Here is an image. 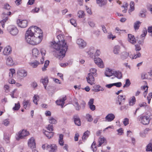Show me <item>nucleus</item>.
I'll return each instance as SVG.
<instances>
[{"instance_id":"nucleus-1","label":"nucleus","mask_w":152,"mask_h":152,"mask_svg":"<svg viewBox=\"0 0 152 152\" xmlns=\"http://www.w3.org/2000/svg\"><path fill=\"white\" fill-rule=\"evenodd\" d=\"M61 36L58 35L57 37L58 41H55L51 43L52 47L55 50L53 51L55 53L54 55L60 60L65 56L68 47L66 42L62 39Z\"/></svg>"},{"instance_id":"nucleus-2","label":"nucleus","mask_w":152,"mask_h":152,"mask_svg":"<svg viewBox=\"0 0 152 152\" xmlns=\"http://www.w3.org/2000/svg\"><path fill=\"white\" fill-rule=\"evenodd\" d=\"M41 39L36 38L34 36L32 33H31L29 30H27L25 34V40L26 42L31 45H36L41 42Z\"/></svg>"},{"instance_id":"nucleus-3","label":"nucleus","mask_w":152,"mask_h":152,"mask_svg":"<svg viewBox=\"0 0 152 152\" xmlns=\"http://www.w3.org/2000/svg\"><path fill=\"white\" fill-rule=\"evenodd\" d=\"M31 33H32L36 38L41 39V41L42 39L43 32L42 30L38 27L36 26H32L28 29Z\"/></svg>"},{"instance_id":"nucleus-4","label":"nucleus","mask_w":152,"mask_h":152,"mask_svg":"<svg viewBox=\"0 0 152 152\" xmlns=\"http://www.w3.org/2000/svg\"><path fill=\"white\" fill-rule=\"evenodd\" d=\"M29 132L26 130H23L22 131H20L16 135L15 138L17 140L20 139H22L24 137L28 135Z\"/></svg>"},{"instance_id":"nucleus-5","label":"nucleus","mask_w":152,"mask_h":152,"mask_svg":"<svg viewBox=\"0 0 152 152\" xmlns=\"http://www.w3.org/2000/svg\"><path fill=\"white\" fill-rule=\"evenodd\" d=\"M28 21L26 20L18 19L17 21L18 26L21 28H25L27 27Z\"/></svg>"},{"instance_id":"nucleus-6","label":"nucleus","mask_w":152,"mask_h":152,"mask_svg":"<svg viewBox=\"0 0 152 152\" xmlns=\"http://www.w3.org/2000/svg\"><path fill=\"white\" fill-rule=\"evenodd\" d=\"M7 30L13 36L17 35L18 33L17 28L14 26H10L7 27Z\"/></svg>"},{"instance_id":"nucleus-7","label":"nucleus","mask_w":152,"mask_h":152,"mask_svg":"<svg viewBox=\"0 0 152 152\" xmlns=\"http://www.w3.org/2000/svg\"><path fill=\"white\" fill-rule=\"evenodd\" d=\"M126 98L125 96L119 95L118 96L117 99L116 100V104L118 105L123 104L125 102Z\"/></svg>"},{"instance_id":"nucleus-8","label":"nucleus","mask_w":152,"mask_h":152,"mask_svg":"<svg viewBox=\"0 0 152 152\" xmlns=\"http://www.w3.org/2000/svg\"><path fill=\"white\" fill-rule=\"evenodd\" d=\"M150 120L149 117L146 116H140L139 119V121L140 122L144 125L148 124Z\"/></svg>"},{"instance_id":"nucleus-9","label":"nucleus","mask_w":152,"mask_h":152,"mask_svg":"<svg viewBox=\"0 0 152 152\" xmlns=\"http://www.w3.org/2000/svg\"><path fill=\"white\" fill-rule=\"evenodd\" d=\"M94 76L92 75V74L88 73L86 77L87 82L91 85L95 84Z\"/></svg>"},{"instance_id":"nucleus-10","label":"nucleus","mask_w":152,"mask_h":152,"mask_svg":"<svg viewBox=\"0 0 152 152\" xmlns=\"http://www.w3.org/2000/svg\"><path fill=\"white\" fill-rule=\"evenodd\" d=\"M28 146L32 149L36 148V143L34 137H31L28 140Z\"/></svg>"},{"instance_id":"nucleus-11","label":"nucleus","mask_w":152,"mask_h":152,"mask_svg":"<svg viewBox=\"0 0 152 152\" xmlns=\"http://www.w3.org/2000/svg\"><path fill=\"white\" fill-rule=\"evenodd\" d=\"M11 14V12H4L2 13V15L4 16L5 18L2 20L0 22V23L1 24L2 27L4 28V24L8 19L7 17L8 15H10Z\"/></svg>"},{"instance_id":"nucleus-12","label":"nucleus","mask_w":152,"mask_h":152,"mask_svg":"<svg viewBox=\"0 0 152 152\" xmlns=\"http://www.w3.org/2000/svg\"><path fill=\"white\" fill-rule=\"evenodd\" d=\"M77 43L79 47L82 48H84L86 45V42L82 39H77Z\"/></svg>"},{"instance_id":"nucleus-13","label":"nucleus","mask_w":152,"mask_h":152,"mask_svg":"<svg viewBox=\"0 0 152 152\" xmlns=\"http://www.w3.org/2000/svg\"><path fill=\"white\" fill-rule=\"evenodd\" d=\"M95 63L100 68H103L104 66L103 62L102 60L99 58H94Z\"/></svg>"},{"instance_id":"nucleus-14","label":"nucleus","mask_w":152,"mask_h":152,"mask_svg":"<svg viewBox=\"0 0 152 152\" xmlns=\"http://www.w3.org/2000/svg\"><path fill=\"white\" fill-rule=\"evenodd\" d=\"M47 150L50 152H55L57 150V147L54 144L47 145Z\"/></svg>"},{"instance_id":"nucleus-15","label":"nucleus","mask_w":152,"mask_h":152,"mask_svg":"<svg viewBox=\"0 0 152 152\" xmlns=\"http://www.w3.org/2000/svg\"><path fill=\"white\" fill-rule=\"evenodd\" d=\"M66 99V96L56 100V103L58 105H61V107H63L64 104V101Z\"/></svg>"},{"instance_id":"nucleus-16","label":"nucleus","mask_w":152,"mask_h":152,"mask_svg":"<svg viewBox=\"0 0 152 152\" xmlns=\"http://www.w3.org/2000/svg\"><path fill=\"white\" fill-rule=\"evenodd\" d=\"M12 51L11 47L10 46L6 47L4 49L3 54L4 55H8L11 53Z\"/></svg>"},{"instance_id":"nucleus-17","label":"nucleus","mask_w":152,"mask_h":152,"mask_svg":"<svg viewBox=\"0 0 152 152\" xmlns=\"http://www.w3.org/2000/svg\"><path fill=\"white\" fill-rule=\"evenodd\" d=\"M23 104L25 109H28L31 106V103L29 100H24L23 101Z\"/></svg>"},{"instance_id":"nucleus-18","label":"nucleus","mask_w":152,"mask_h":152,"mask_svg":"<svg viewBox=\"0 0 152 152\" xmlns=\"http://www.w3.org/2000/svg\"><path fill=\"white\" fill-rule=\"evenodd\" d=\"M115 118L114 115L112 113H110L107 115L105 118L106 120L108 122H110L113 120Z\"/></svg>"},{"instance_id":"nucleus-19","label":"nucleus","mask_w":152,"mask_h":152,"mask_svg":"<svg viewBox=\"0 0 152 152\" xmlns=\"http://www.w3.org/2000/svg\"><path fill=\"white\" fill-rule=\"evenodd\" d=\"M17 74L18 76L20 77H24L27 75V72L24 70H20L18 71Z\"/></svg>"},{"instance_id":"nucleus-20","label":"nucleus","mask_w":152,"mask_h":152,"mask_svg":"<svg viewBox=\"0 0 152 152\" xmlns=\"http://www.w3.org/2000/svg\"><path fill=\"white\" fill-rule=\"evenodd\" d=\"M96 2L99 6L102 7L107 4V0H96Z\"/></svg>"},{"instance_id":"nucleus-21","label":"nucleus","mask_w":152,"mask_h":152,"mask_svg":"<svg viewBox=\"0 0 152 152\" xmlns=\"http://www.w3.org/2000/svg\"><path fill=\"white\" fill-rule=\"evenodd\" d=\"M128 40L132 44H134L136 42L134 36L131 34H128Z\"/></svg>"},{"instance_id":"nucleus-22","label":"nucleus","mask_w":152,"mask_h":152,"mask_svg":"<svg viewBox=\"0 0 152 152\" xmlns=\"http://www.w3.org/2000/svg\"><path fill=\"white\" fill-rule=\"evenodd\" d=\"M113 72L109 68L107 69L104 72V75L107 77H110L113 75Z\"/></svg>"},{"instance_id":"nucleus-23","label":"nucleus","mask_w":152,"mask_h":152,"mask_svg":"<svg viewBox=\"0 0 152 152\" xmlns=\"http://www.w3.org/2000/svg\"><path fill=\"white\" fill-rule=\"evenodd\" d=\"M74 121L76 125L78 126L81 125V122L79 117L77 115L74 116Z\"/></svg>"},{"instance_id":"nucleus-24","label":"nucleus","mask_w":152,"mask_h":152,"mask_svg":"<svg viewBox=\"0 0 152 152\" xmlns=\"http://www.w3.org/2000/svg\"><path fill=\"white\" fill-rule=\"evenodd\" d=\"M41 82L43 84L44 87L45 89H46L47 85L48 82V77H45L44 78H42L41 80Z\"/></svg>"},{"instance_id":"nucleus-25","label":"nucleus","mask_w":152,"mask_h":152,"mask_svg":"<svg viewBox=\"0 0 152 152\" xmlns=\"http://www.w3.org/2000/svg\"><path fill=\"white\" fill-rule=\"evenodd\" d=\"M113 75L115 76L118 79H120L122 77V74L119 71L113 72Z\"/></svg>"},{"instance_id":"nucleus-26","label":"nucleus","mask_w":152,"mask_h":152,"mask_svg":"<svg viewBox=\"0 0 152 152\" xmlns=\"http://www.w3.org/2000/svg\"><path fill=\"white\" fill-rule=\"evenodd\" d=\"M44 133L46 136L49 139L53 137L54 134L53 132H48L46 131H45V132H44Z\"/></svg>"},{"instance_id":"nucleus-27","label":"nucleus","mask_w":152,"mask_h":152,"mask_svg":"<svg viewBox=\"0 0 152 152\" xmlns=\"http://www.w3.org/2000/svg\"><path fill=\"white\" fill-rule=\"evenodd\" d=\"M135 98L134 96H133L130 98L129 100V105L130 106H133L135 104Z\"/></svg>"},{"instance_id":"nucleus-28","label":"nucleus","mask_w":152,"mask_h":152,"mask_svg":"<svg viewBox=\"0 0 152 152\" xmlns=\"http://www.w3.org/2000/svg\"><path fill=\"white\" fill-rule=\"evenodd\" d=\"M6 64L9 66L12 65L14 64L13 61L11 57H9L7 59Z\"/></svg>"},{"instance_id":"nucleus-29","label":"nucleus","mask_w":152,"mask_h":152,"mask_svg":"<svg viewBox=\"0 0 152 152\" xmlns=\"http://www.w3.org/2000/svg\"><path fill=\"white\" fill-rule=\"evenodd\" d=\"M73 104L76 110H80L81 108V107L76 99H75L74 100Z\"/></svg>"},{"instance_id":"nucleus-30","label":"nucleus","mask_w":152,"mask_h":152,"mask_svg":"<svg viewBox=\"0 0 152 152\" xmlns=\"http://www.w3.org/2000/svg\"><path fill=\"white\" fill-rule=\"evenodd\" d=\"M29 64L31 66L34 68L37 67L39 64V63L37 61H35L34 62L29 63Z\"/></svg>"},{"instance_id":"nucleus-31","label":"nucleus","mask_w":152,"mask_h":152,"mask_svg":"<svg viewBox=\"0 0 152 152\" xmlns=\"http://www.w3.org/2000/svg\"><path fill=\"white\" fill-rule=\"evenodd\" d=\"M63 135L60 134L58 140L59 144L61 146H62L64 145V141L63 140Z\"/></svg>"},{"instance_id":"nucleus-32","label":"nucleus","mask_w":152,"mask_h":152,"mask_svg":"<svg viewBox=\"0 0 152 152\" xmlns=\"http://www.w3.org/2000/svg\"><path fill=\"white\" fill-rule=\"evenodd\" d=\"M32 53L33 56L37 57L39 53V50L36 48H34L32 49Z\"/></svg>"},{"instance_id":"nucleus-33","label":"nucleus","mask_w":152,"mask_h":152,"mask_svg":"<svg viewBox=\"0 0 152 152\" xmlns=\"http://www.w3.org/2000/svg\"><path fill=\"white\" fill-rule=\"evenodd\" d=\"M134 2L133 1H131L130 3V8L128 11L129 13H130V12H131L134 10Z\"/></svg>"},{"instance_id":"nucleus-34","label":"nucleus","mask_w":152,"mask_h":152,"mask_svg":"<svg viewBox=\"0 0 152 152\" xmlns=\"http://www.w3.org/2000/svg\"><path fill=\"white\" fill-rule=\"evenodd\" d=\"M120 49V47L118 45H116L115 46L113 49V52L115 54H118Z\"/></svg>"},{"instance_id":"nucleus-35","label":"nucleus","mask_w":152,"mask_h":152,"mask_svg":"<svg viewBox=\"0 0 152 152\" xmlns=\"http://www.w3.org/2000/svg\"><path fill=\"white\" fill-rule=\"evenodd\" d=\"M90 134V132L88 131H87L85 132L82 136V139L83 140H85L87 138Z\"/></svg>"},{"instance_id":"nucleus-36","label":"nucleus","mask_w":152,"mask_h":152,"mask_svg":"<svg viewBox=\"0 0 152 152\" xmlns=\"http://www.w3.org/2000/svg\"><path fill=\"white\" fill-rule=\"evenodd\" d=\"M95 52V50L94 48H91L90 50L87 52L88 54L90 55V56L92 57L93 54Z\"/></svg>"},{"instance_id":"nucleus-37","label":"nucleus","mask_w":152,"mask_h":152,"mask_svg":"<svg viewBox=\"0 0 152 152\" xmlns=\"http://www.w3.org/2000/svg\"><path fill=\"white\" fill-rule=\"evenodd\" d=\"M129 56V53L126 52H123L122 53L121 58L123 59H126V58Z\"/></svg>"},{"instance_id":"nucleus-38","label":"nucleus","mask_w":152,"mask_h":152,"mask_svg":"<svg viewBox=\"0 0 152 152\" xmlns=\"http://www.w3.org/2000/svg\"><path fill=\"white\" fill-rule=\"evenodd\" d=\"M149 130V129H146L144 130L143 132H140V136L142 137H145Z\"/></svg>"},{"instance_id":"nucleus-39","label":"nucleus","mask_w":152,"mask_h":152,"mask_svg":"<svg viewBox=\"0 0 152 152\" xmlns=\"http://www.w3.org/2000/svg\"><path fill=\"white\" fill-rule=\"evenodd\" d=\"M104 90V88L99 85H96L95 89V92H99L100 91H103Z\"/></svg>"},{"instance_id":"nucleus-40","label":"nucleus","mask_w":152,"mask_h":152,"mask_svg":"<svg viewBox=\"0 0 152 152\" xmlns=\"http://www.w3.org/2000/svg\"><path fill=\"white\" fill-rule=\"evenodd\" d=\"M146 151H151L152 152V143H150L147 145Z\"/></svg>"},{"instance_id":"nucleus-41","label":"nucleus","mask_w":152,"mask_h":152,"mask_svg":"<svg viewBox=\"0 0 152 152\" xmlns=\"http://www.w3.org/2000/svg\"><path fill=\"white\" fill-rule=\"evenodd\" d=\"M105 140V139L104 137L101 136L99 140V144L98 145V146H100L103 143Z\"/></svg>"},{"instance_id":"nucleus-42","label":"nucleus","mask_w":152,"mask_h":152,"mask_svg":"<svg viewBox=\"0 0 152 152\" xmlns=\"http://www.w3.org/2000/svg\"><path fill=\"white\" fill-rule=\"evenodd\" d=\"M140 24V22L139 21H137L134 23V27L135 30H137L139 29Z\"/></svg>"},{"instance_id":"nucleus-43","label":"nucleus","mask_w":152,"mask_h":152,"mask_svg":"<svg viewBox=\"0 0 152 152\" xmlns=\"http://www.w3.org/2000/svg\"><path fill=\"white\" fill-rule=\"evenodd\" d=\"M121 106L119 107V109L121 111H122L124 110H126L128 108V104H122L121 105Z\"/></svg>"},{"instance_id":"nucleus-44","label":"nucleus","mask_w":152,"mask_h":152,"mask_svg":"<svg viewBox=\"0 0 152 152\" xmlns=\"http://www.w3.org/2000/svg\"><path fill=\"white\" fill-rule=\"evenodd\" d=\"M85 14L84 11L82 10H79L77 13V16L79 18H82L84 17Z\"/></svg>"},{"instance_id":"nucleus-45","label":"nucleus","mask_w":152,"mask_h":152,"mask_svg":"<svg viewBox=\"0 0 152 152\" xmlns=\"http://www.w3.org/2000/svg\"><path fill=\"white\" fill-rule=\"evenodd\" d=\"M90 72L89 73H91L92 74V75L94 76H96L97 73H96V70L95 68H91L90 70Z\"/></svg>"},{"instance_id":"nucleus-46","label":"nucleus","mask_w":152,"mask_h":152,"mask_svg":"<svg viewBox=\"0 0 152 152\" xmlns=\"http://www.w3.org/2000/svg\"><path fill=\"white\" fill-rule=\"evenodd\" d=\"M141 56V53L138 52L137 53L136 55H134L133 56H129L130 58L132 59H136L138 57H140Z\"/></svg>"},{"instance_id":"nucleus-47","label":"nucleus","mask_w":152,"mask_h":152,"mask_svg":"<svg viewBox=\"0 0 152 152\" xmlns=\"http://www.w3.org/2000/svg\"><path fill=\"white\" fill-rule=\"evenodd\" d=\"M49 122L51 124H55L57 123V121L54 118L51 117L49 119Z\"/></svg>"},{"instance_id":"nucleus-48","label":"nucleus","mask_w":152,"mask_h":152,"mask_svg":"<svg viewBox=\"0 0 152 152\" xmlns=\"http://www.w3.org/2000/svg\"><path fill=\"white\" fill-rule=\"evenodd\" d=\"M39 96L37 95H34L33 97V102L36 104H37V102L39 100Z\"/></svg>"},{"instance_id":"nucleus-49","label":"nucleus","mask_w":152,"mask_h":152,"mask_svg":"<svg viewBox=\"0 0 152 152\" xmlns=\"http://www.w3.org/2000/svg\"><path fill=\"white\" fill-rule=\"evenodd\" d=\"M146 11L145 10L141 11L139 14V16L142 17H145L146 16Z\"/></svg>"},{"instance_id":"nucleus-50","label":"nucleus","mask_w":152,"mask_h":152,"mask_svg":"<svg viewBox=\"0 0 152 152\" xmlns=\"http://www.w3.org/2000/svg\"><path fill=\"white\" fill-rule=\"evenodd\" d=\"M10 137L9 134H6L4 135V139L7 143H8L10 142Z\"/></svg>"},{"instance_id":"nucleus-51","label":"nucleus","mask_w":152,"mask_h":152,"mask_svg":"<svg viewBox=\"0 0 152 152\" xmlns=\"http://www.w3.org/2000/svg\"><path fill=\"white\" fill-rule=\"evenodd\" d=\"M20 105L19 102L18 103L15 104V106L13 108V110H18L20 108Z\"/></svg>"},{"instance_id":"nucleus-52","label":"nucleus","mask_w":152,"mask_h":152,"mask_svg":"<svg viewBox=\"0 0 152 152\" xmlns=\"http://www.w3.org/2000/svg\"><path fill=\"white\" fill-rule=\"evenodd\" d=\"M131 84V83L129 79H127L126 80L125 84L123 86L124 88L126 87H127L129 86Z\"/></svg>"},{"instance_id":"nucleus-53","label":"nucleus","mask_w":152,"mask_h":152,"mask_svg":"<svg viewBox=\"0 0 152 152\" xmlns=\"http://www.w3.org/2000/svg\"><path fill=\"white\" fill-rule=\"evenodd\" d=\"M142 34L141 35L140 37H144L147 34V30L146 28H144L142 31Z\"/></svg>"},{"instance_id":"nucleus-54","label":"nucleus","mask_w":152,"mask_h":152,"mask_svg":"<svg viewBox=\"0 0 152 152\" xmlns=\"http://www.w3.org/2000/svg\"><path fill=\"white\" fill-rule=\"evenodd\" d=\"M10 71L9 75L10 77H12L13 74L15 73V70L13 69H10Z\"/></svg>"},{"instance_id":"nucleus-55","label":"nucleus","mask_w":152,"mask_h":152,"mask_svg":"<svg viewBox=\"0 0 152 152\" xmlns=\"http://www.w3.org/2000/svg\"><path fill=\"white\" fill-rule=\"evenodd\" d=\"M86 118L88 121L91 122L92 121L93 119L92 116L89 114H86Z\"/></svg>"},{"instance_id":"nucleus-56","label":"nucleus","mask_w":152,"mask_h":152,"mask_svg":"<svg viewBox=\"0 0 152 152\" xmlns=\"http://www.w3.org/2000/svg\"><path fill=\"white\" fill-rule=\"evenodd\" d=\"M70 21L71 23L75 27L77 26V23L75 20L73 19H71L70 20Z\"/></svg>"},{"instance_id":"nucleus-57","label":"nucleus","mask_w":152,"mask_h":152,"mask_svg":"<svg viewBox=\"0 0 152 152\" xmlns=\"http://www.w3.org/2000/svg\"><path fill=\"white\" fill-rule=\"evenodd\" d=\"M40 50L42 57H44L46 54V51L45 50L44 48H42L40 49Z\"/></svg>"},{"instance_id":"nucleus-58","label":"nucleus","mask_w":152,"mask_h":152,"mask_svg":"<svg viewBox=\"0 0 152 152\" xmlns=\"http://www.w3.org/2000/svg\"><path fill=\"white\" fill-rule=\"evenodd\" d=\"M124 126H126L129 124V120L128 118H125L123 122Z\"/></svg>"},{"instance_id":"nucleus-59","label":"nucleus","mask_w":152,"mask_h":152,"mask_svg":"<svg viewBox=\"0 0 152 152\" xmlns=\"http://www.w3.org/2000/svg\"><path fill=\"white\" fill-rule=\"evenodd\" d=\"M10 122L7 119L4 120L3 122V124L5 126H8L10 124Z\"/></svg>"},{"instance_id":"nucleus-60","label":"nucleus","mask_w":152,"mask_h":152,"mask_svg":"<svg viewBox=\"0 0 152 152\" xmlns=\"http://www.w3.org/2000/svg\"><path fill=\"white\" fill-rule=\"evenodd\" d=\"M113 86H115L117 87H120L122 86V83L121 82H118L115 83H113Z\"/></svg>"},{"instance_id":"nucleus-61","label":"nucleus","mask_w":152,"mask_h":152,"mask_svg":"<svg viewBox=\"0 0 152 152\" xmlns=\"http://www.w3.org/2000/svg\"><path fill=\"white\" fill-rule=\"evenodd\" d=\"M135 50L136 51H139L141 50V48L140 45L136 44L135 45Z\"/></svg>"},{"instance_id":"nucleus-62","label":"nucleus","mask_w":152,"mask_h":152,"mask_svg":"<svg viewBox=\"0 0 152 152\" xmlns=\"http://www.w3.org/2000/svg\"><path fill=\"white\" fill-rule=\"evenodd\" d=\"M86 104V102L84 101H82L80 103V107H81V108L82 109H84Z\"/></svg>"},{"instance_id":"nucleus-63","label":"nucleus","mask_w":152,"mask_h":152,"mask_svg":"<svg viewBox=\"0 0 152 152\" xmlns=\"http://www.w3.org/2000/svg\"><path fill=\"white\" fill-rule=\"evenodd\" d=\"M47 128L48 130L50 131H52L53 130V126L52 125H48Z\"/></svg>"},{"instance_id":"nucleus-64","label":"nucleus","mask_w":152,"mask_h":152,"mask_svg":"<svg viewBox=\"0 0 152 152\" xmlns=\"http://www.w3.org/2000/svg\"><path fill=\"white\" fill-rule=\"evenodd\" d=\"M148 33H150V35L152 37V26L148 27Z\"/></svg>"}]
</instances>
